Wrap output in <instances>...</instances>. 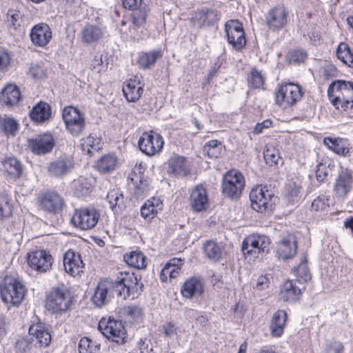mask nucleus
Masks as SVG:
<instances>
[{
    "mask_svg": "<svg viewBox=\"0 0 353 353\" xmlns=\"http://www.w3.org/2000/svg\"><path fill=\"white\" fill-rule=\"evenodd\" d=\"M330 169L325 165L320 163L317 165L316 177L318 181L324 182L329 174Z\"/></svg>",
    "mask_w": 353,
    "mask_h": 353,
    "instance_id": "nucleus-59",
    "label": "nucleus"
},
{
    "mask_svg": "<svg viewBox=\"0 0 353 353\" xmlns=\"http://www.w3.org/2000/svg\"><path fill=\"white\" fill-rule=\"evenodd\" d=\"M147 16L148 10L145 8L134 10L131 16L132 24L137 28L142 26L145 23Z\"/></svg>",
    "mask_w": 353,
    "mask_h": 353,
    "instance_id": "nucleus-53",
    "label": "nucleus"
},
{
    "mask_svg": "<svg viewBox=\"0 0 353 353\" xmlns=\"http://www.w3.org/2000/svg\"><path fill=\"white\" fill-rule=\"evenodd\" d=\"M265 163L270 165H277L280 160L279 151L273 147H268L263 151Z\"/></svg>",
    "mask_w": 353,
    "mask_h": 353,
    "instance_id": "nucleus-54",
    "label": "nucleus"
},
{
    "mask_svg": "<svg viewBox=\"0 0 353 353\" xmlns=\"http://www.w3.org/2000/svg\"><path fill=\"white\" fill-rule=\"evenodd\" d=\"M4 170L10 175L14 177H19L22 174V165L21 162L16 158L10 157L3 162Z\"/></svg>",
    "mask_w": 353,
    "mask_h": 353,
    "instance_id": "nucleus-46",
    "label": "nucleus"
},
{
    "mask_svg": "<svg viewBox=\"0 0 353 353\" xmlns=\"http://www.w3.org/2000/svg\"><path fill=\"white\" fill-rule=\"evenodd\" d=\"M294 272L296 277L295 281L301 285H304L305 283L311 279V274L307 267L305 257H303L299 265L294 268Z\"/></svg>",
    "mask_w": 353,
    "mask_h": 353,
    "instance_id": "nucleus-42",
    "label": "nucleus"
},
{
    "mask_svg": "<svg viewBox=\"0 0 353 353\" xmlns=\"http://www.w3.org/2000/svg\"><path fill=\"white\" fill-rule=\"evenodd\" d=\"M337 58L345 65L353 67V53L349 46L345 43H341L336 49Z\"/></svg>",
    "mask_w": 353,
    "mask_h": 353,
    "instance_id": "nucleus-45",
    "label": "nucleus"
},
{
    "mask_svg": "<svg viewBox=\"0 0 353 353\" xmlns=\"http://www.w3.org/2000/svg\"><path fill=\"white\" fill-rule=\"evenodd\" d=\"M21 101L19 88L14 84H8L0 92V105L12 108Z\"/></svg>",
    "mask_w": 353,
    "mask_h": 353,
    "instance_id": "nucleus-25",
    "label": "nucleus"
},
{
    "mask_svg": "<svg viewBox=\"0 0 353 353\" xmlns=\"http://www.w3.org/2000/svg\"><path fill=\"white\" fill-rule=\"evenodd\" d=\"M8 26L14 30L21 27L23 21V14L18 10L10 9L7 13Z\"/></svg>",
    "mask_w": 353,
    "mask_h": 353,
    "instance_id": "nucleus-50",
    "label": "nucleus"
},
{
    "mask_svg": "<svg viewBox=\"0 0 353 353\" xmlns=\"http://www.w3.org/2000/svg\"><path fill=\"white\" fill-rule=\"evenodd\" d=\"M106 200L109 203L110 208L115 214L121 213L125 208L123 195L119 190H110L107 194Z\"/></svg>",
    "mask_w": 353,
    "mask_h": 353,
    "instance_id": "nucleus-36",
    "label": "nucleus"
},
{
    "mask_svg": "<svg viewBox=\"0 0 353 353\" xmlns=\"http://www.w3.org/2000/svg\"><path fill=\"white\" fill-rule=\"evenodd\" d=\"M304 289L305 285H301L295 280H288L283 283L280 293L281 299L284 301H295L300 298Z\"/></svg>",
    "mask_w": 353,
    "mask_h": 353,
    "instance_id": "nucleus-26",
    "label": "nucleus"
},
{
    "mask_svg": "<svg viewBox=\"0 0 353 353\" xmlns=\"http://www.w3.org/2000/svg\"><path fill=\"white\" fill-rule=\"evenodd\" d=\"M99 212L94 208H81L76 210L72 222L81 230H86L94 228L99 221Z\"/></svg>",
    "mask_w": 353,
    "mask_h": 353,
    "instance_id": "nucleus-13",
    "label": "nucleus"
},
{
    "mask_svg": "<svg viewBox=\"0 0 353 353\" xmlns=\"http://www.w3.org/2000/svg\"><path fill=\"white\" fill-rule=\"evenodd\" d=\"M248 82L252 88L259 89L263 88L265 83V77L256 68H252Z\"/></svg>",
    "mask_w": 353,
    "mask_h": 353,
    "instance_id": "nucleus-48",
    "label": "nucleus"
},
{
    "mask_svg": "<svg viewBox=\"0 0 353 353\" xmlns=\"http://www.w3.org/2000/svg\"><path fill=\"white\" fill-rule=\"evenodd\" d=\"M332 104L339 110L353 108V83L343 80L332 82L327 89Z\"/></svg>",
    "mask_w": 353,
    "mask_h": 353,
    "instance_id": "nucleus-1",
    "label": "nucleus"
},
{
    "mask_svg": "<svg viewBox=\"0 0 353 353\" xmlns=\"http://www.w3.org/2000/svg\"><path fill=\"white\" fill-rule=\"evenodd\" d=\"M162 330L165 336L171 337L176 334V327L173 323L166 322L162 325Z\"/></svg>",
    "mask_w": 353,
    "mask_h": 353,
    "instance_id": "nucleus-64",
    "label": "nucleus"
},
{
    "mask_svg": "<svg viewBox=\"0 0 353 353\" xmlns=\"http://www.w3.org/2000/svg\"><path fill=\"white\" fill-rule=\"evenodd\" d=\"M55 145V139L50 133H43L29 139L28 145L37 155H44L50 152Z\"/></svg>",
    "mask_w": 353,
    "mask_h": 353,
    "instance_id": "nucleus-15",
    "label": "nucleus"
},
{
    "mask_svg": "<svg viewBox=\"0 0 353 353\" xmlns=\"http://www.w3.org/2000/svg\"><path fill=\"white\" fill-rule=\"evenodd\" d=\"M62 117L66 129L73 136H79L85 128L84 114L73 106L65 107Z\"/></svg>",
    "mask_w": 353,
    "mask_h": 353,
    "instance_id": "nucleus-9",
    "label": "nucleus"
},
{
    "mask_svg": "<svg viewBox=\"0 0 353 353\" xmlns=\"http://www.w3.org/2000/svg\"><path fill=\"white\" fill-rule=\"evenodd\" d=\"M307 54L303 50H295L290 54V60L294 63H301L306 59Z\"/></svg>",
    "mask_w": 353,
    "mask_h": 353,
    "instance_id": "nucleus-62",
    "label": "nucleus"
},
{
    "mask_svg": "<svg viewBox=\"0 0 353 353\" xmlns=\"http://www.w3.org/2000/svg\"><path fill=\"white\" fill-rule=\"evenodd\" d=\"M297 252V239L294 234L283 236L276 245L279 258L286 260L293 258Z\"/></svg>",
    "mask_w": 353,
    "mask_h": 353,
    "instance_id": "nucleus-19",
    "label": "nucleus"
},
{
    "mask_svg": "<svg viewBox=\"0 0 353 353\" xmlns=\"http://www.w3.org/2000/svg\"><path fill=\"white\" fill-rule=\"evenodd\" d=\"M302 189L303 186L300 181L290 183L286 188L285 196L290 203H297L302 197Z\"/></svg>",
    "mask_w": 353,
    "mask_h": 353,
    "instance_id": "nucleus-41",
    "label": "nucleus"
},
{
    "mask_svg": "<svg viewBox=\"0 0 353 353\" xmlns=\"http://www.w3.org/2000/svg\"><path fill=\"white\" fill-rule=\"evenodd\" d=\"M28 263L34 270L46 272L50 270L53 263V258L44 250H39L28 254Z\"/></svg>",
    "mask_w": 353,
    "mask_h": 353,
    "instance_id": "nucleus-17",
    "label": "nucleus"
},
{
    "mask_svg": "<svg viewBox=\"0 0 353 353\" xmlns=\"http://www.w3.org/2000/svg\"><path fill=\"white\" fill-rule=\"evenodd\" d=\"M169 168L176 174H186L185 159L180 156L171 158L169 161Z\"/></svg>",
    "mask_w": 353,
    "mask_h": 353,
    "instance_id": "nucleus-47",
    "label": "nucleus"
},
{
    "mask_svg": "<svg viewBox=\"0 0 353 353\" xmlns=\"http://www.w3.org/2000/svg\"><path fill=\"white\" fill-rule=\"evenodd\" d=\"M81 145L82 150L89 155H91L93 151H97L99 149V140L92 136L83 139Z\"/></svg>",
    "mask_w": 353,
    "mask_h": 353,
    "instance_id": "nucleus-51",
    "label": "nucleus"
},
{
    "mask_svg": "<svg viewBox=\"0 0 353 353\" xmlns=\"http://www.w3.org/2000/svg\"><path fill=\"white\" fill-rule=\"evenodd\" d=\"M194 20V24L201 28L214 24L219 20V16L216 10L202 9L195 13Z\"/></svg>",
    "mask_w": 353,
    "mask_h": 353,
    "instance_id": "nucleus-32",
    "label": "nucleus"
},
{
    "mask_svg": "<svg viewBox=\"0 0 353 353\" xmlns=\"http://www.w3.org/2000/svg\"><path fill=\"white\" fill-rule=\"evenodd\" d=\"M63 205V198L55 192H48L40 199V207L46 212L56 213L59 212Z\"/></svg>",
    "mask_w": 353,
    "mask_h": 353,
    "instance_id": "nucleus-24",
    "label": "nucleus"
},
{
    "mask_svg": "<svg viewBox=\"0 0 353 353\" xmlns=\"http://www.w3.org/2000/svg\"><path fill=\"white\" fill-rule=\"evenodd\" d=\"M269 284H270L269 279L265 276L261 275L257 279V281H256V283L255 285V288L257 290H260V291L266 289L267 288H268Z\"/></svg>",
    "mask_w": 353,
    "mask_h": 353,
    "instance_id": "nucleus-63",
    "label": "nucleus"
},
{
    "mask_svg": "<svg viewBox=\"0 0 353 353\" xmlns=\"http://www.w3.org/2000/svg\"><path fill=\"white\" fill-rule=\"evenodd\" d=\"M74 167L72 159L61 157L50 162L48 170L50 175L56 177H63L70 172Z\"/></svg>",
    "mask_w": 353,
    "mask_h": 353,
    "instance_id": "nucleus-21",
    "label": "nucleus"
},
{
    "mask_svg": "<svg viewBox=\"0 0 353 353\" xmlns=\"http://www.w3.org/2000/svg\"><path fill=\"white\" fill-rule=\"evenodd\" d=\"M181 292L183 297L188 299L201 296L203 292L202 279L194 276L188 279L183 283Z\"/></svg>",
    "mask_w": 353,
    "mask_h": 353,
    "instance_id": "nucleus-27",
    "label": "nucleus"
},
{
    "mask_svg": "<svg viewBox=\"0 0 353 353\" xmlns=\"http://www.w3.org/2000/svg\"><path fill=\"white\" fill-rule=\"evenodd\" d=\"M162 210V203L159 199L153 198L148 200L141 208V216L145 219H152Z\"/></svg>",
    "mask_w": 353,
    "mask_h": 353,
    "instance_id": "nucleus-37",
    "label": "nucleus"
},
{
    "mask_svg": "<svg viewBox=\"0 0 353 353\" xmlns=\"http://www.w3.org/2000/svg\"><path fill=\"white\" fill-rule=\"evenodd\" d=\"M100 344L93 343L88 338H82L79 343V353H99Z\"/></svg>",
    "mask_w": 353,
    "mask_h": 353,
    "instance_id": "nucleus-49",
    "label": "nucleus"
},
{
    "mask_svg": "<svg viewBox=\"0 0 353 353\" xmlns=\"http://www.w3.org/2000/svg\"><path fill=\"white\" fill-rule=\"evenodd\" d=\"M125 263L137 269H144L147 266L146 257L140 251H132L123 256Z\"/></svg>",
    "mask_w": 353,
    "mask_h": 353,
    "instance_id": "nucleus-38",
    "label": "nucleus"
},
{
    "mask_svg": "<svg viewBox=\"0 0 353 353\" xmlns=\"http://www.w3.org/2000/svg\"><path fill=\"white\" fill-rule=\"evenodd\" d=\"M250 199L252 208L257 212H263L272 209V200L275 197L265 187L256 186L252 189Z\"/></svg>",
    "mask_w": 353,
    "mask_h": 353,
    "instance_id": "nucleus-10",
    "label": "nucleus"
},
{
    "mask_svg": "<svg viewBox=\"0 0 353 353\" xmlns=\"http://www.w3.org/2000/svg\"><path fill=\"white\" fill-rule=\"evenodd\" d=\"M117 162L118 159L114 154H105L98 160L97 170L101 173L110 172L116 168Z\"/></svg>",
    "mask_w": 353,
    "mask_h": 353,
    "instance_id": "nucleus-40",
    "label": "nucleus"
},
{
    "mask_svg": "<svg viewBox=\"0 0 353 353\" xmlns=\"http://www.w3.org/2000/svg\"><path fill=\"white\" fill-rule=\"evenodd\" d=\"M344 347L339 341H332L326 345L325 353H343Z\"/></svg>",
    "mask_w": 353,
    "mask_h": 353,
    "instance_id": "nucleus-58",
    "label": "nucleus"
},
{
    "mask_svg": "<svg viewBox=\"0 0 353 353\" xmlns=\"http://www.w3.org/2000/svg\"><path fill=\"white\" fill-rule=\"evenodd\" d=\"M28 334L30 341L34 346L46 347L52 340L49 329L41 322L31 325L28 330Z\"/></svg>",
    "mask_w": 353,
    "mask_h": 353,
    "instance_id": "nucleus-16",
    "label": "nucleus"
},
{
    "mask_svg": "<svg viewBox=\"0 0 353 353\" xmlns=\"http://www.w3.org/2000/svg\"><path fill=\"white\" fill-rule=\"evenodd\" d=\"M225 32L227 40L233 49L241 50L246 45V39L243 25L238 20H230L225 23Z\"/></svg>",
    "mask_w": 353,
    "mask_h": 353,
    "instance_id": "nucleus-11",
    "label": "nucleus"
},
{
    "mask_svg": "<svg viewBox=\"0 0 353 353\" xmlns=\"http://www.w3.org/2000/svg\"><path fill=\"white\" fill-rule=\"evenodd\" d=\"M302 97L301 88L293 83H283L275 92L276 103L283 109L294 106Z\"/></svg>",
    "mask_w": 353,
    "mask_h": 353,
    "instance_id": "nucleus-4",
    "label": "nucleus"
},
{
    "mask_svg": "<svg viewBox=\"0 0 353 353\" xmlns=\"http://www.w3.org/2000/svg\"><path fill=\"white\" fill-rule=\"evenodd\" d=\"M288 11L283 6L272 8L265 16V21L269 30L276 32L283 28L288 23Z\"/></svg>",
    "mask_w": 353,
    "mask_h": 353,
    "instance_id": "nucleus-14",
    "label": "nucleus"
},
{
    "mask_svg": "<svg viewBox=\"0 0 353 353\" xmlns=\"http://www.w3.org/2000/svg\"><path fill=\"white\" fill-rule=\"evenodd\" d=\"M328 201L329 199L327 196H319L312 201L311 208L315 211L323 210L329 206Z\"/></svg>",
    "mask_w": 353,
    "mask_h": 353,
    "instance_id": "nucleus-56",
    "label": "nucleus"
},
{
    "mask_svg": "<svg viewBox=\"0 0 353 353\" xmlns=\"http://www.w3.org/2000/svg\"><path fill=\"white\" fill-rule=\"evenodd\" d=\"M203 250L205 256L214 261H219L223 254L224 248L214 241H208L203 245Z\"/></svg>",
    "mask_w": 353,
    "mask_h": 353,
    "instance_id": "nucleus-39",
    "label": "nucleus"
},
{
    "mask_svg": "<svg viewBox=\"0 0 353 353\" xmlns=\"http://www.w3.org/2000/svg\"><path fill=\"white\" fill-rule=\"evenodd\" d=\"M63 265L65 272L73 276L79 275L84 269V263L81 255L72 250H68L64 254Z\"/></svg>",
    "mask_w": 353,
    "mask_h": 353,
    "instance_id": "nucleus-20",
    "label": "nucleus"
},
{
    "mask_svg": "<svg viewBox=\"0 0 353 353\" xmlns=\"http://www.w3.org/2000/svg\"><path fill=\"white\" fill-rule=\"evenodd\" d=\"M72 298L69 291L64 288H53L48 294L46 307L58 316L68 312L72 305Z\"/></svg>",
    "mask_w": 353,
    "mask_h": 353,
    "instance_id": "nucleus-3",
    "label": "nucleus"
},
{
    "mask_svg": "<svg viewBox=\"0 0 353 353\" xmlns=\"http://www.w3.org/2000/svg\"><path fill=\"white\" fill-rule=\"evenodd\" d=\"M287 318V313L282 310L276 311L273 314L270 324V330L272 336L280 337L283 334Z\"/></svg>",
    "mask_w": 353,
    "mask_h": 353,
    "instance_id": "nucleus-29",
    "label": "nucleus"
},
{
    "mask_svg": "<svg viewBox=\"0 0 353 353\" xmlns=\"http://www.w3.org/2000/svg\"><path fill=\"white\" fill-rule=\"evenodd\" d=\"M270 239L261 234H252L243 241L241 250L244 255H250L254 258L259 257L269 251Z\"/></svg>",
    "mask_w": 353,
    "mask_h": 353,
    "instance_id": "nucleus-8",
    "label": "nucleus"
},
{
    "mask_svg": "<svg viewBox=\"0 0 353 353\" xmlns=\"http://www.w3.org/2000/svg\"><path fill=\"white\" fill-rule=\"evenodd\" d=\"M140 150L148 156H154L161 151L164 141L163 137L154 131L145 132L139 138Z\"/></svg>",
    "mask_w": 353,
    "mask_h": 353,
    "instance_id": "nucleus-12",
    "label": "nucleus"
},
{
    "mask_svg": "<svg viewBox=\"0 0 353 353\" xmlns=\"http://www.w3.org/2000/svg\"><path fill=\"white\" fill-rule=\"evenodd\" d=\"M130 179L134 187L137 190H140L142 192L145 191L146 187V181L144 180L141 172H139V173L133 172L131 174Z\"/></svg>",
    "mask_w": 353,
    "mask_h": 353,
    "instance_id": "nucleus-55",
    "label": "nucleus"
},
{
    "mask_svg": "<svg viewBox=\"0 0 353 353\" xmlns=\"http://www.w3.org/2000/svg\"><path fill=\"white\" fill-rule=\"evenodd\" d=\"M51 114L50 106L47 103L41 101L34 106L30 112V117L35 122L43 123L50 119Z\"/></svg>",
    "mask_w": 353,
    "mask_h": 353,
    "instance_id": "nucleus-34",
    "label": "nucleus"
},
{
    "mask_svg": "<svg viewBox=\"0 0 353 353\" xmlns=\"http://www.w3.org/2000/svg\"><path fill=\"white\" fill-rule=\"evenodd\" d=\"M324 143L329 148L332 149L335 153L341 154L344 157H350V153L352 152L349 148L350 143L347 139L342 138L332 139L326 137L324 139Z\"/></svg>",
    "mask_w": 353,
    "mask_h": 353,
    "instance_id": "nucleus-31",
    "label": "nucleus"
},
{
    "mask_svg": "<svg viewBox=\"0 0 353 353\" xmlns=\"http://www.w3.org/2000/svg\"><path fill=\"white\" fill-rule=\"evenodd\" d=\"M10 63V58L7 51L0 49V72L7 70Z\"/></svg>",
    "mask_w": 353,
    "mask_h": 353,
    "instance_id": "nucleus-60",
    "label": "nucleus"
},
{
    "mask_svg": "<svg viewBox=\"0 0 353 353\" xmlns=\"http://www.w3.org/2000/svg\"><path fill=\"white\" fill-rule=\"evenodd\" d=\"M123 92L128 101L136 102L143 94V89L139 81L130 79L123 85Z\"/></svg>",
    "mask_w": 353,
    "mask_h": 353,
    "instance_id": "nucleus-30",
    "label": "nucleus"
},
{
    "mask_svg": "<svg viewBox=\"0 0 353 353\" xmlns=\"http://www.w3.org/2000/svg\"><path fill=\"white\" fill-rule=\"evenodd\" d=\"M245 185V177L241 172L235 170L227 172L222 179V192L230 199H238L242 194Z\"/></svg>",
    "mask_w": 353,
    "mask_h": 353,
    "instance_id": "nucleus-5",
    "label": "nucleus"
},
{
    "mask_svg": "<svg viewBox=\"0 0 353 353\" xmlns=\"http://www.w3.org/2000/svg\"><path fill=\"white\" fill-rule=\"evenodd\" d=\"M30 74L35 79H40L46 76L44 70L37 64H32L30 68Z\"/></svg>",
    "mask_w": 353,
    "mask_h": 353,
    "instance_id": "nucleus-61",
    "label": "nucleus"
},
{
    "mask_svg": "<svg viewBox=\"0 0 353 353\" xmlns=\"http://www.w3.org/2000/svg\"><path fill=\"white\" fill-rule=\"evenodd\" d=\"M352 177L350 171L341 168L334 185V192L336 196L344 198L352 190Z\"/></svg>",
    "mask_w": 353,
    "mask_h": 353,
    "instance_id": "nucleus-22",
    "label": "nucleus"
},
{
    "mask_svg": "<svg viewBox=\"0 0 353 353\" xmlns=\"http://www.w3.org/2000/svg\"><path fill=\"white\" fill-rule=\"evenodd\" d=\"M162 56L161 50L141 52L139 54L137 63L142 69H150L155 65L157 60Z\"/></svg>",
    "mask_w": 353,
    "mask_h": 353,
    "instance_id": "nucleus-33",
    "label": "nucleus"
},
{
    "mask_svg": "<svg viewBox=\"0 0 353 353\" xmlns=\"http://www.w3.org/2000/svg\"><path fill=\"white\" fill-rule=\"evenodd\" d=\"M12 211V207L8 195L5 193L0 194V219L8 217Z\"/></svg>",
    "mask_w": 353,
    "mask_h": 353,
    "instance_id": "nucleus-52",
    "label": "nucleus"
},
{
    "mask_svg": "<svg viewBox=\"0 0 353 353\" xmlns=\"http://www.w3.org/2000/svg\"><path fill=\"white\" fill-rule=\"evenodd\" d=\"M19 123L13 117L0 116V129L7 135H15L19 130Z\"/></svg>",
    "mask_w": 353,
    "mask_h": 353,
    "instance_id": "nucleus-44",
    "label": "nucleus"
},
{
    "mask_svg": "<svg viewBox=\"0 0 353 353\" xmlns=\"http://www.w3.org/2000/svg\"><path fill=\"white\" fill-rule=\"evenodd\" d=\"M112 290V293L114 295L113 292V283L110 281L105 280L101 281L92 297L93 303L97 307H101L107 302V296L108 292Z\"/></svg>",
    "mask_w": 353,
    "mask_h": 353,
    "instance_id": "nucleus-28",
    "label": "nucleus"
},
{
    "mask_svg": "<svg viewBox=\"0 0 353 353\" xmlns=\"http://www.w3.org/2000/svg\"><path fill=\"white\" fill-rule=\"evenodd\" d=\"M98 329L104 336L118 344L125 342L127 333L121 321L102 318L99 322Z\"/></svg>",
    "mask_w": 353,
    "mask_h": 353,
    "instance_id": "nucleus-7",
    "label": "nucleus"
},
{
    "mask_svg": "<svg viewBox=\"0 0 353 353\" xmlns=\"http://www.w3.org/2000/svg\"><path fill=\"white\" fill-rule=\"evenodd\" d=\"M101 36L102 31L101 28L96 26H85L81 32L82 40L87 43L97 41Z\"/></svg>",
    "mask_w": 353,
    "mask_h": 353,
    "instance_id": "nucleus-43",
    "label": "nucleus"
},
{
    "mask_svg": "<svg viewBox=\"0 0 353 353\" xmlns=\"http://www.w3.org/2000/svg\"><path fill=\"white\" fill-rule=\"evenodd\" d=\"M189 203L194 212H202L209 205V199L206 188L201 184L194 186L190 194Z\"/></svg>",
    "mask_w": 353,
    "mask_h": 353,
    "instance_id": "nucleus-18",
    "label": "nucleus"
},
{
    "mask_svg": "<svg viewBox=\"0 0 353 353\" xmlns=\"http://www.w3.org/2000/svg\"><path fill=\"white\" fill-rule=\"evenodd\" d=\"M26 288L19 278L6 276L0 282V296L2 301L12 306H17L23 300Z\"/></svg>",
    "mask_w": 353,
    "mask_h": 353,
    "instance_id": "nucleus-2",
    "label": "nucleus"
},
{
    "mask_svg": "<svg viewBox=\"0 0 353 353\" xmlns=\"http://www.w3.org/2000/svg\"><path fill=\"white\" fill-rule=\"evenodd\" d=\"M30 38L35 46L44 47L52 39L51 29L46 23L37 24L31 30Z\"/></svg>",
    "mask_w": 353,
    "mask_h": 353,
    "instance_id": "nucleus-23",
    "label": "nucleus"
},
{
    "mask_svg": "<svg viewBox=\"0 0 353 353\" xmlns=\"http://www.w3.org/2000/svg\"><path fill=\"white\" fill-rule=\"evenodd\" d=\"M123 312L133 320L138 321L142 315L141 309L137 305H130L123 308Z\"/></svg>",
    "mask_w": 353,
    "mask_h": 353,
    "instance_id": "nucleus-57",
    "label": "nucleus"
},
{
    "mask_svg": "<svg viewBox=\"0 0 353 353\" xmlns=\"http://www.w3.org/2000/svg\"><path fill=\"white\" fill-rule=\"evenodd\" d=\"M92 188V180L91 178L79 176L72 183V189L75 196L83 197L88 195Z\"/></svg>",
    "mask_w": 353,
    "mask_h": 353,
    "instance_id": "nucleus-35",
    "label": "nucleus"
},
{
    "mask_svg": "<svg viewBox=\"0 0 353 353\" xmlns=\"http://www.w3.org/2000/svg\"><path fill=\"white\" fill-rule=\"evenodd\" d=\"M143 287L135 274L121 272V276L113 283V292L118 297L125 299L130 294L137 293L139 290H141Z\"/></svg>",
    "mask_w": 353,
    "mask_h": 353,
    "instance_id": "nucleus-6",
    "label": "nucleus"
}]
</instances>
